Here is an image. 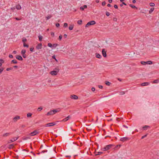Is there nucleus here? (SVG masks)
<instances>
[{"label": "nucleus", "mask_w": 159, "mask_h": 159, "mask_svg": "<svg viewBox=\"0 0 159 159\" xmlns=\"http://www.w3.org/2000/svg\"><path fill=\"white\" fill-rule=\"evenodd\" d=\"M39 133V132H38L37 130H35L33 132H32L30 133L29 134V135H30L31 136H33L35 135H36L37 134Z\"/></svg>", "instance_id": "4"}, {"label": "nucleus", "mask_w": 159, "mask_h": 159, "mask_svg": "<svg viewBox=\"0 0 159 159\" xmlns=\"http://www.w3.org/2000/svg\"><path fill=\"white\" fill-rule=\"evenodd\" d=\"M30 138L29 137H24L23 139L24 140H26L28 139H30Z\"/></svg>", "instance_id": "28"}, {"label": "nucleus", "mask_w": 159, "mask_h": 159, "mask_svg": "<svg viewBox=\"0 0 159 159\" xmlns=\"http://www.w3.org/2000/svg\"><path fill=\"white\" fill-rule=\"evenodd\" d=\"M68 26V24L66 23H65L64 24V27L65 28L67 27Z\"/></svg>", "instance_id": "43"}, {"label": "nucleus", "mask_w": 159, "mask_h": 159, "mask_svg": "<svg viewBox=\"0 0 159 159\" xmlns=\"http://www.w3.org/2000/svg\"><path fill=\"white\" fill-rule=\"evenodd\" d=\"M56 25L57 27H58L60 26V24L59 23H57L56 24Z\"/></svg>", "instance_id": "58"}, {"label": "nucleus", "mask_w": 159, "mask_h": 159, "mask_svg": "<svg viewBox=\"0 0 159 159\" xmlns=\"http://www.w3.org/2000/svg\"><path fill=\"white\" fill-rule=\"evenodd\" d=\"M56 124L55 123L52 122V123L47 124L46 125V126H47V127L51 126H52Z\"/></svg>", "instance_id": "9"}, {"label": "nucleus", "mask_w": 159, "mask_h": 159, "mask_svg": "<svg viewBox=\"0 0 159 159\" xmlns=\"http://www.w3.org/2000/svg\"><path fill=\"white\" fill-rule=\"evenodd\" d=\"M10 133H7L3 134L2 135V137H7L9 136L10 135Z\"/></svg>", "instance_id": "14"}, {"label": "nucleus", "mask_w": 159, "mask_h": 159, "mask_svg": "<svg viewBox=\"0 0 159 159\" xmlns=\"http://www.w3.org/2000/svg\"><path fill=\"white\" fill-rule=\"evenodd\" d=\"M34 49V48H30V50L32 52L33 51Z\"/></svg>", "instance_id": "50"}, {"label": "nucleus", "mask_w": 159, "mask_h": 159, "mask_svg": "<svg viewBox=\"0 0 159 159\" xmlns=\"http://www.w3.org/2000/svg\"><path fill=\"white\" fill-rule=\"evenodd\" d=\"M23 46L24 47H26L27 48L29 47L28 45L26 44L25 43H24Z\"/></svg>", "instance_id": "40"}, {"label": "nucleus", "mask_w": 159, "mask_h": 159, "mask_svg": "<svg viewBox=\"0 0 159 159\" xmlns=\"http://www.w3.org/2000/svg\"><path fill=\"white\" fill-rule=\"evenodd\" d=\"M51 16H51V15H49V16H48L47 17H46V18H47V20H48L50 18H51Z\"/></svg>", "instance_id": "42"}, {"label": "nucleus", "mask_w": 159, "mask_h": 159, "mask_svg": "<svg viewBox=\"0 0 159 159\" xmlns=\"http://www.w3.org/2000/svg\"><path fill=\"white\" fill-rule=\"evenodd\" d=\"M59 111L57 109H56L55 110H53L52 111H50L48 112L47 114V116H50L53 115L55 114L56 113L58 112Z\"/></svg>", "instance_id": "1"}, {"label": "nucleus", "mask_w": 159, "mask_h": 159, "mask_svg": "<svg viewBox=\"0 0 159 159\" xmlns=\"http://www.w3.org/2000/svg\"><path fill=\"white\" fill-rule=\"evenodd\" d=\"M114 146V145L113 144H109L107 145L106 146L104 147L102 149L103 150V151H106L110 149L111 148H112Z\"/></svg>", "instance_id": "2"}, {"label": "nucleus", "mask_w": 159, "mask_h": 159, "mask_svg": "<svg viewBox=\"0 0 159 159\" xmlns=\"http://www.w3.org/2000/svg\"><path fill=\"white\" fill-rule=\"evenodd\" d=\"M43 109V108L41 107H39L38 109V110H37L38 111H40L41 110H42Z\"/></svg>", "instance_id": "39"}, {"label": "nucleus", "mask_w": 159, "mask_h": 159, "mask_svg": "<svg viewBox=\"0 0 159 159\" xmlns=\"http://www.w3.org/2000/svg\"><path fill=\"white\" fill-rule=\"evenodd\" d=\"M12 69V68H7L6 69V70L7 71H9L10 70H11Z\"/></svg>", "instance_id": "49"}, {"label": "nucleus", "mask_w": 159, "mask_h": 159, "mask_svg": "<svg viewBox=\"0 0 159 159\" xmlns=\"http://www.w3.org/2000/svg\"><path fill=\"white\" fill-rule=\"evenodd\" d=\"M87 8V6L86 5H84L83 6L81 7L80 8V9L82 10H84V8Z\"/></svg>", "instance_id": "16"}, {"label": "nucleus", "mask_w": 159, "mask_h": 159, "mask_svg": "<svg viewBox=\"0 0 159 159\" xmlns=\"http://www.w3.org/2000/svg\"><path fill=\"white\" fill-rule=\"evenodd\" d=\"M64 36L65 38H66L67 37V35L66 34H64Z\"/></svg>", "instance_id": "63"}, {"label": "nucleus", "mask_w": 159, "mask_h": 159, "mask_svg": "<svg viewBox=\"0 0 159 159\" xmlns=\"http://www.w3.org/2000/svg\"><path fill=\"white\" fill-rule=\"evenodd\" d=\"M16 57L17 59L18 60L20 61H22L23 60L22 57L20 55H16Z\"/></svg>", "instance_id": "10"}, {"label": "nucleus", "mask_w": 159, "mask_h": 159, "mask_svg": "<svg viewBox=\"0 0 159 159\" xmlns=\"http://www.w3.org/2000/svg\"><path fill=\"white\" fill-rule=\"evenodd\" d=\"M92 90L93 91V92H94L95 91V88H93V87L92 88Z\"/></svg>", "instance_id": "60"}, {"label": "nucleus", "mask_w": 159, "mask_h": 159, "mask_svg": "<svg viewBox=\"0 0 159 159\" xmlns=\"http://www.w3.org/2000/svg\"><path fill=\"white\" fill-rule=\"evenodd\" d=\"M114 7L116 9L118 8V6L116 5H114Z\"/></svg>", "instance_id": "59"}, {"label": "nucleus", "mask_w": 159, "mask_h": 159, "mask_svg": "<svg viewBox=\"0 0 159 159\" xmlns=\"http://www.w3.org/2000/svg\"><path fill=\"white\" fill-rule=\"evenodd\" d=\"M16 8L17 10H20L21 9V7L20 5H17L16 6Z\"/></svg>", "instance_id": "18"}, {"label": "nucleus", "mask_w": 159, "mask_h": 159, "mask_svg": "<svg viewBox=\"0 0 159 159\" xmlns=\"http://www.w3.org/2000/svg\"><path fill=\"white\" fill-rule=\"evenodd\" d=\"M52 58L54 59L57 62H58V60L56 59L55 55L53 56H52Z\"/></svg>", "instance_id": "36"}, {"label": "nucleus", "mask_w": 159, "mask_h": 159, "mask_svg": "<svg viewBox=\"0 0 159 159\" xmlns=\"http://www.w3.org/2000/svg\"><path fill=\"white\" fill-rule=\"evenodd\" d=\"M154 10V7L151 8L150 9V10L149 11V13L151 14L153 11Z\"/></svg>", "instance_id": "21"}, {"label": "nucleus", "mask_w": 159, "mask_h": 159, "mask_svg": "<svg viewBox=\"0 0 159 159\" xmlns=\"http://www.w3.org/2000/svg\"><path fill=\"white\" fill-rule=\"evenodd\" d=\"M106 15L107 16H108L110 15V13L109 12L107 11L106 12Z\"/></svg>", "instance_id": "53"}, {"label": "nucleus", "mask_w": 159, "mask_h": 159, "mask_svg": "<svg viewBox=\"0 0 159 159\" xmlns=\"http://www.w3.org/2000/svg\"><path fill=\"white\" fill-rule=\"evenodd\" d=\"M18 138V137H14L13 138H12V139H11L10 140V142H9V143H11V142H14V141L16 140Z\"/></svg>", "instance_id": "13"}, {"label": "nucleus", "mask_w": 159, "mask_h": 159, "mask_svg": "<svg viewBox=\"0 0 159 159\" xmlns=\"http://www.w3.org/2000/svg\"><path fill=\"white\" fill-rule=\"evenodd\" d=\"M20 119V117L19 116H16L13 118V120L14 122H16L18 120H19Z\"/></svg>", "instance_id": "12"}, {"label": "nucleus", "mask_w": 159, "mask_h": 159, "mask_svg": "<svg viewBox=\"0 0 159 159\" xmlns=\"http://www.w3.org/2000/svg\"><path fill=\"white\" fill-rule=\"evenodd\" d=\"M70 98L71 99H73L75 100L77 99L78 98V97L75 95H70Z\"/></svg>", "instance_id": "8"}, {"label": "nucleus", "mask_w": 159, "mask_h": 159, "mask_svg": "<svg viewBox=\"0 0 159 159\" xmlns=\"http://www.w3.org/2000/svg\"><path fill=\"white\" fill-rule=\"evenodd\" d=\"M159 82V80L157 79V80H154L153 81V82H152V83H154V84H157V83H158Z\"/></svg>", "instance_id": "20"}, {"label": "nucleus", "mask_w": 159, "mask_h": 159, "mask_svg": "<svg viewBox=\"0 0 159 159\" xmlns=\"http://www.w3.org/2000/svg\"><path fill=\"white\" fill-rule=\"evenodd\" d=\"M141 63L143 65H145L146 64V62L144 61H142L141 62Z\"/></svg>", "instance_id": "44"}, {"label": "nucleus", "mask_w": 159, "mask_h": 159, "mask_svg": "<svg viewBox=\"0 0 159 159\" xmlns=\"http://www.w3.org/2000/svg\"><path fill=\"white\" fill-rule=\"evenodd\" d=\"M74 26V25H70L69 27V30H72L73 29Z\"/></svg>", "instance_id": "19"}, {"label": "nucleus", "mask_w": 159, "mask_h": 159, "mask_svg": "<svg viewBox=\"0 0 159 159\" xmlns=\"http://www.w3.org/2000/svg\"><path fill=\"white\" fill-rule=\"evenodd\" d=\"M55 70V71H57V73H58L59 71V69L58 67H56L54 69Z\"/></svg>", "instance_id": "34"}, {"label": "nucleus", "mask_w": 159, "mask_h": 159, "mask_svg": "<svg viewBox=\"0 0 159 159\" xmlns=\"http://www.w3.org/2000/svg\"><path fill=\"white\" fill-rule=\"evenodd\" d=\"M129 6H130V7L132 8H136L137 9V7H136L135 6H134V5H133L130 4L129 5Z\"/></svg>", "instance_id": "32"}, {"label": "nucleus", "mask_w": 159, "mask_h": 159, "mask_svg": "<svg viewBox=\"0 0 159 159\" xmlns=\"http://www.w3.org/2000/svg\"><path fill=\"white\" fill-rule=\"evenodd\" d=\"M39 40L40 41H42L43 37L42 36H41V35L39 36Z\"/></svg>", "instance_id": "30"}, {"label": "nucleus", "mask_w": 159, "mask_h": 159, "mask_svg": "<svg viewBox=\"0 0 159 159\" xmlns=\"http://www.w3.org/2000/svg\"><path fill=\"white\" fill-rule=\"evenodd\" d=\"M3 70L4 69L3 68H2L0 69V74L1 73Z\"/></svg>", "instance_id": "47"}, {"label": "nucleus", "mask_w": 159, "mask_h": 159, "mask_svg": "<svg viewBox=\"0 0 159 159\" xmlns=\"http://www.w3.org/2000/svg\"><path fill=\"white\" fill-rule=\"evenodd\" d=\"M4 62V61L2 59H0V67L2 65V64Z\"/></svg>", "instance_id": "24"}, {"label": "nucleus", "mask_w": 159, "mask_h": 159, "mask_svg": "<svg viewBox=\"0 0 159 159\" xmlns=\"http://www.w3.org/2000/svg\"><path fill=\"white\" fill-rule=\"evenodd\" d=\"M102 153V152H98V153L95 155L96 156L98 155L101 154Z\"/></svg>", "instance_id": "45"}, {"label": "nucleus", "mask_w": 159, "mask_h": 159, "mask_svg": "<svg viewBox=\"0 0 159 159\" xmlns=\"http://www.w3.org/2000/svg\"><path fill=\"white\" fill-rule=\"evenodd\" d=\"M11 63L16 64L17 63V61L16 60H12L11 62Z\"/></svg>", "instance_id": "22"}, {"label": "nucleus", "mask_w": 159, "mask_h": 159, "mask_svg": "<svg viewBox=\"0 0 159 159\" xmlns=\"http://www.w3.org/2000/svg\"><path fill=\"white\" fill-rule=\"evenodd\" d=\"M62 38V36L61 35H60L59 37V39L60 40H61Z\"/></svg>", "instance_id": "48"}, {"label": "nucleus", "mask_w": 159, "mask_h": 159, "mask_svg": "<svg viewBox=\"0 0 159 159\" xmlns=\"http://www.w3.org/2000/svg\"><path fill=\"white\" fill-rule=\"evenodd\" d=\"M125 93V92L124 91L121 92H120V94L121 95H123Z\"/></svg>", "instance_id": "56"}, {"label": "nucleus", "mask_w": 159, "mask_h": 159, "mask_svg": "<svg viewBox=\"0 0 159 159\" xmlns=\"http://www.w3.org/2000/svg\"><path fill=\"white\" fill-rule=\"evenodd\" d=\"M32 115V114H31V113H27V116L28 117H31Z\"/></svg>", "instance_id": "27"}, {"label": "nucleus", "mask_w": 159, "mask_h": 159, "mask_svg": "<svg viewBox=\"0 0 159 159\" xmlns=\"http://www.w3.org/2000/svg\"><path fill=\"white\" fill-rule=\"evenodd\" d=\"M82 23V20H80L78 21L77 23L79 25H81Z\"/></svg>", "instance_id": "31"}, {"label": "nucleus", "mask_w": 159, "mask_h": 159, "mask_svg": "<svg viewBox=\"0 0 159 159\" xmlns=\"http://www.w3.org/2000/svg\"><path fill=\"white\" fill-rule=\"evenodd\" d=\"M147 134H146L143 136L142 138H141V139H143L144 138L146 137L147 136Z\"/></svg>", "instance_id": "61"}, {"label": "nucleus", "mask_w": 159, "mask_h": 159, "mask_svg": "<svg viewBox=\"0 0 159 159\" xmlns=\"http://www.w3.org/2000/svg\"><path fill=\"white\" fill-rule=\"evenodd\" d=\"M27 41V39L26 38H23L22 39V41L24 43H25V42Z\"/></svg>", "instance_id": "41"}, {"label": "nucleus", "mask_w": 159, "mask_h": 159, "mask_svg": "<svg viewBox=\"0 0 159 159\" xmlns=\"http://www.w3.org/2000/svg\"><path fill=\"white\" fill-rule=\"evenodd\" d=\"M96 57L97 58H101L102 57V56H101V55H100L98 53H96Z\"/></svg>", "instance_id": "17"}, {"label": "nucleus", "mask_w": 159, "mask_h": 159, "mask_svg": "<svg viewBox=\"0 0 159 159\" xmlns=\"http://www.w3.org/2000/svg\"><path fill=\"white\" fill-rule=\"evenodd\" d=\"M105 83L108 86L110 85V83L109 82L107 81H106Z\"/></svg>", "instance_id": "35"}, {"label": "nucleus", "mask_w": 159, "mask_h": 159, "mask_svg": "<svg viewBox=\"0 0 159 159\" xmlns=\"http://www.w3.org/2000/svg\"><path fill=\"white\" fill-rule=\"evenodd\" d=\"M96 22L95 21L92 20L90 21L86 25L85 27H88L90 25H94L95 24Z\"/></svg>", "instance_id": "3"}, {"label": "nucleus", "mask_w": 159, "mask_h": 159, "mask_svg": "<svg viewBox=\"0 0 159 159\" xmlns=\"http://www.w3.org/2000/svg\"><path fill=\"white\" fill-rule=\"evenodd\" d=\"M58 73L57 72V71H55V70H53L51 71L50 72V74H51L52 75H57Z\"/></svg>", "instance_id": "7"}, {"label": "nucleus", "mask_w": 159, "mask_h": 159, "mask_svg": "<svg viewBox=\"0 0 159 159\" xmlns=\"http://www.w3.org/2000/svg\"><path fill=\"white\" fill-rule=\"evenodd\" d=\"M13 146V145L12 144H10L9 145V148H12Z\"/></svg>", "instance_id": "52"}, {"label": "nucleus", "mask_w": 159, "mask_h": 159, "mask_svg": "<svg viewBox=\"0 0 159 159\" xmlns=\"http://www.w3.org/2000/svg\"><path fill=\"white\" fill-rule=\"evenodd\" d=\"M51 34L52 37H54V34L53 32H52L51 33Z\"/></svg>", "instance_id": "54"}, {"label": "nucleus", "mask_w": 159, "mask_h": 159, "mask_svg": "<svg viewBox=\"0 0 159 159\" xmlns=\"http://www.w3.org/2000/svg\"><path fill=\"white\" fill-rule=\"evenodd\" d=\"M106 52L107 51L105 50V49H103L102 50V55L104 57H107Z\"/></svg>", "instance_id": "6"}, {"label": "nucleus", "mask_w": 159, "mask_h": 159, "mask_svg": "<svg viewBox=\"0 0 159 159\" xmlns=\"http://www.w3.org/2000/svg\"><path fill=\"white\" fill-rule=\"evenodd\" d=\"M48 47H51V48L52 47V44L51 43H48Z\"/></svg>", "instance_id": "38"}, {"label": "nucleus", "mask_w": 159, "mask_h": 159, "mask_svg": "<svg viewBox=\"0 0 159 159\" xmlns=\"http://www.w3.org/2000/svg\"><path fill=\"white\" fill-rule=\"evenodd\" d=\"M15 19L16 20H21V18H18L17 17H16L15 18Z\"/></svg>", "instance_id": "57"}, {"label": "nucleus", "mask_w": 159, "mask_h": 159, "mask_svg": "<svg viewBox=\"0 0 159 159\" xmlns=\"http://www.w3.org/2000/svg\"><path fill=\"white\" fill-rule=\"evenodd\" d=\"M22 55L23 57L24 58H25L26 57V55L25 54H22Z\"/></svg>", "instance_id": "55"}, {"label": "nucleus", "mask_w": 159, "mask_h": 159, "mask_svg": "<svg viewBox=\"0 0 159 159\" xmlns=\"http://www.w3.org/2000/svg\"><path fill=\"white\" fill-rule=\"evenodd\" d=\"M129 139L127 137H124L121 138L120 139V140L123 142H125L128 140H129Z\"/></svg>", "instance_id": "5"}, {"label": "nucleus", "mask_w": 159, "mask_h": 159, "mask_svg": "<svg viewBox=\"0 0 159 159\" xmlns=\"http://www.w3.org/2000/svg\"><path fill=\"white\" fill-rule=\"evenodd\" d=\"M149 127V126L148 125H145L143 127V129L144 130H146Z\"/></svg>", "instance_id": "23"}, {"label": "nucleus", "mask_w": 159, "mask_h": 159, "mask_svg": "<svg viewBox=\"0 0 159 159\" xmlns=\"http://www.w3.org/2000/svg\"><path fill=\"white\" fill-rule=\"evenodd\" d=\"M149 84L148 82H144L141 84V85L142 86H145L148 85Z\"/></svg>", "instance_id": "15"}, {"label": "nucleus", "mask_w": 159, "mask_h": 159, "mask_svg": "<svg viewBox=\"0 0 159 159\" xmlns=\"http://www.w3.org/2000/svg\"><path fill=\"white\" fill-rule=\"evenodd\" d=\"M47 152V150H43V151H42L41 152V153H44L45 152Z\"/></svg>", "instance_id": "46"}, {"label": "nucleus", "mask_w": 159, "mask_h": 159, "mask_svg": "<svg viewBox=\"0 0 159 159\" xmlns=\"http://www.w3.org/2000/svg\"><path fill=\"white\" fill-rule=\"evenodd\" d=\"M11 9L12 11H14V10H15V8L14 7H12L11 8Z\"/></svg>", "instance_id": "64"}, {"label": "nucleus", "mask_w": 159, "mask_h": 159, "mask_svg": "<svg viewBox=\"0 0 159 159\" xmlns=\"http://www.w3.org/2000/svg\"><path fill=\"white\" fill-rule=\"evenodd\" d=\"M106 4V2L105 1H104L102 3V5L103 6H104Z\"/></svg>", "instance_id": "51"}, {"label": "nucleus", "mask_w": 159, "mask_h": 159, "mask_svg": "<svg viewBox=\"0 0 159 159\" xmlns=\"http://www.w3.org/2000/svg\"><path fill=\"white\" fill-rule=\"evenodd\" d=\"M70 118V116H68L67 117L65 118V119H63V120L64 121H67L69 119V118Z\"/></svg>", "instance_id": "26"}, {"label": "nucleus", "mask_w": 159, "mask_h": 159, "mask_svg": "<svg viewBox=\"0 0 159 159\" xmlns=\"http://www.w3.org/2000/svg\"><path fill=\"white\" fill-rule=\"evenodd\" d=\"M26 52V50L25 49H23L21 51V54H25Z\"/></svg>", "instance_id": "29"}, {"label": "nucleus", "mask_w": 159, "mask_h": 159, "mask_svg": "<svg viewBox=\"0 0 159 159\" xmlns=\"http://www.w3.org/2000/svg\"><path fill=\"white\" fill-rule=\"evenodd\" d=\"M149 5L151 7H153L155 6V4L154 3L151 2L149 3Z\"/></svg>", "instance_id": "33"}, {"label": "nucleus", "mask_w": 159, "mask_h": 159, "mask_svg": "<svg viewBox=\"0 0 159 159\" xmlns=\"http://www.w3.org/2000/svg\"><path fill=\"white\" fill-rule=\"evenodd\" d=\"M58 45V44L57 43H54L52 45V47H54V48H56L57 46Z\"/></svg>", "instance_id": "37"}, {"label": "nucleus", "mask_w": 159, "mask_h": 159, "mask_svg": "<svg viewBox=\"0 0 159 159\" xmlns=\"http://www.w3.org/2000/svg\"><path fill=\"white\" fill-rule=\"evenodd\" d=\"M9 57L10 58H12L13 57V56L12 55H9Z\"/></svg>", "instance_id": "62"}, {"label": "nucleus", "mask_w": 159, "mask_h": 159, "mask_svg": "<svg viewBox=\"0 0 159 159\" xmlns=\"http://www.w3.org/2000/svg\"><path fill=\"white\" fill-rule=\"evenodd\" d=\"M152 64V61H148L146 62V64L151 65Z\"/></svg>", "instance_id": "25"}, {"label": "nucleus", "mask_w": 159, "mask_h": 159, "mask_svg": "<svg viewBox=\"0 0 159 159\" xmlns=\"http://www.w3.org/2000/svg\"><path fill=\"white\" fill-rule=\"evenodd\" d=\"M42 47V44L41 43L38 44L36 47V48L37 49H41Z\"/></svg>", "instance_id": "11"}]
</instances>
